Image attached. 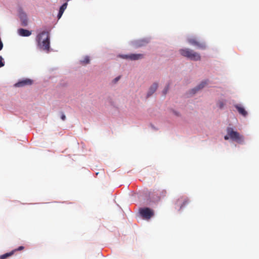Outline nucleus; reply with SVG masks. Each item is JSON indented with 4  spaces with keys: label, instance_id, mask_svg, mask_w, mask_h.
Returning <instances> with one entry per match:
<instances>
[{
    "label": "nucleus",
    "instance_id": "nucleus-1",
    "mask_svg": "<svg viewBox=\"0 0 259 259\" xmlns=\"http://www.w3.org/2000/svg\"><path fill=\"white\" fill-rule=\"evenodd\" d=\"M38 47L48 52L50 49V37L48 32L44 31L39 33L36 37Z\"/></svg>",
    "mask_w": 259,
    "mask_h": 259
},
{
    "label": "nucleus",
    "instance_id": "nucleus-16",
    "mask_svg": "<svg viewBox=\"0 0 259 259\" xmlns=\"http://www.w3.org/2000/svg\"><path fill=\"white\" fill-rule=\"evenodd\" d=\"M195 46H196L198 49H204L206 48L205 44L203 42H199L195 40Z\"/></svg>",
    "mask_w": 259,
    "mask_h": 259
},
{
    "label": "nucleus",
    "instance_id": "nucleus-20",
    "mask_svg": "<svg viewBox=\"0 0 259 259\" xmlns=\"http://www.w3.org/2000/svg\"><path fill=\"white\" fill-rule=\"evenodd\" d=\"M3 58L0 56V67L4 66V63L3 62Z\"/></svg>",
    "mask_w": 259,
    "mask_h": 259
},
{
    "label": "nucleus",
    "instance_id": "nucleus-14",
    "mask_svg": "<svg viewBox=\"0 0 259 259\" xmlns=\"http://www.w3.org/2000/svg\"><path fill=\"white\" fill-rule=\"evenodd\" d=\"M207 84H208L207 80H203L201 81L196 87H195V92L196 91L201 90L204 87H205Z\"/></svg>",
    "mask_w": 259,
    "mask_h": 259
},
{
    "label": "nucleus",
    "instance_id": "nucleus-27",
    "mask_svg": "<svg viewBox=\"0 0 259 259\" xmlns=\"http://www.w3.org/2000/svg\"><path fill=\"white\" fill-rule=\"evenodd\" d=\"M66 1L67 2H68V1H69L70 0H66Z\"/></svg>",
    "mask_w": 259,
    "mask_h": 259
},
{
    "label": "nucleus",
    "instance_id": "nucleus-7",
    "mask_svg": "<svg viewBox=\"0 0 259 259\" xmlns=\"http://www.w3.org/2000/svg\"><path fill=\"white\" fill-rule=\"evenodd\" d=\"M33 83V80L30 79H28V78H26V79H23L22 80H20L19 81H18L17 83H16L15 84V86L16 87H24L25 85H31Z\"/></svg>",
    "mask_w": 259,
    "mask_h": 259
},
{
    "label": "nucleus",
    "instance_id": "nucleus-22",
    "mask_svg": "<svg viewBox=\"0 0 259 259\" xmlns=\"http://www.w3.org/2000/svg\"><path fill=\"white\" fill-rule=\"evenodd\" d=\"M200 56L199 54H196L195 53V61L200 60Z\"/></svg>",
    "mask_w": 259,
    "mask_h": 259
},
{
    "label": "nucleus",
    "instance_id": "nucleus-5",
    "mask_svg": "<svg viewBox=\"0 0 259 259\" xmlns=\"http://www.w3.org/2000/svg\"><path fill=\"white\" fill-rule=\"evenodd\" d=\"M144 55L142 54H131L130 55H122L119 57L122 59H129L132 61L138 60L144 58Z\"/></svg>",
    "mask_w": 259,
    "mask_h": 259
},
{
    "label": "nucleus",
    "instance_id": "nucleus-23",
    "mask_svg": "<svg viewBox=\"0 0 259 259\" xmlns=\"http://www.w3.org/2000/svg\"><path fill=\"white\" fill-rule=\"evenodd\" d=\"M120 78V76H119L116 77L115 78H114L113 80L114 83H116L119 80Z\"/></svg>",
    "mask_w": 259,
    "mask_h": 259
},
{
    "label": "nucleus",
    "instance_id": "nucleus-26",
    "mask_svg": "<svg viewBox=\"0 0 259 259\" xmlns=\"http://www.w3.org/2000/svg\"><path fill=\"white\" fill-rule=\"evenodd\" d=\"M190 42L192 44H193L194 42V41L193 40H190Z\"/></svg>",
    "mask_w": 259,
    "mask_h": 259
},
{
    "label": "nucleus",
    "instance_id": "nucleus-18",
    "mask_svg": "<svg viewBox=\"0 0 259 259\" xmlns=\"http://www.w3.org/2000/svg\"><path fill=\"white\" fill-rule=\"evenodd\" d=\"M225 103H226V101H223V100H220L217 103V106L220 108V109H222L224 108L225 105Z\"/></svg>",
    "mask_w": 259,
    "mask_h": 259
},
{
    "label": "nucleus",
    "instance_id": "nucleus-3",
    "mask_svg": "<svg viewBox=\"0 0 259 259\" xmlns=\"http://www.w3.org/2000/svg\"><path fill=\"white\" fill-rule=\"evenodd\" d=\"M167 191L165 189H153L150 192L149 196L151 200L155 202L160 201L161 200L166 197Z\"/></svg>",
    "mask_w": 259,
    "mask_h": 259
},
{
    "label": "nucleus",
    "instance_id": "nucleus-13",
    "mask_svg": "<svg viewBox=\"0 0 259 259\" xmlns=\"http://www.w3.org/2000/svg\"><path fill=\"white\" fill-rule=\"evenodd\" d=\"M67 3L66 2V3H64L60 8V10H59V13H58V16H57L58 19H60L62 17V15H63L65 10L67 8Z\"/></svg>",
    "mask_w": 259,
    "mask_h": 259
},
{
    "label": "nucleus",
    "instance_id": "nucleus-19",
    "mask_svg": "<svg viewBox=\"0 0 259 259\" xmlns=\"http://www.w3.org/2000/svg\"><path fill=\"white\" fill-rule=\"evenodd\" d=\"M90 62V57L89 56H85L82 60L81 61V63L82 64H89Z\"/></svg>",
    "mask_w": 259,
    "mask_h": 259
},
{
    "label": "nucleus",
    "instance_id": "nucleus-9",
    "mask_svg": "<svg viewBox=\"0 0 259 259\" xmlns=\"http://www.w3.org/2000/svg\"><path fill=\"white\" fill-rule=\"evenodd\" d=\"M19 15L22 22V25L24 26H26L27 25V18L26 14L22 11H20Z\"/></svg>",
    "mask_w": 259,
    "mask_h": 259
},
{
    "label": "nucleus",
    "instance_id": "nucleus-4",
    "mask_svg": "<svg viewBox=\"0 0 259 259\" xmlns=\"http://www.w3.org/2000/svg\"><path fill=\"white\" fill-rule=\"evenodd\" d=\"M139 212L142 218L146 220H149L154 215L153 210L148 207L141 208Z\"/></svg>",
    "mask_w": 259,
    "mask_h": 259
},
{
    "label": "nucleus",
    "instance_id": "nucleus-10",
    "mask_svg": "<svg viewBox=\"0 0 259 259\" xmlns=\"http://www.w3.org/2000/svg\"><path fill=\"white\" fill-rule=\"evenodd\" d=\"M235 107L236 108L240 114L242 115L244 117H246L247 115V112L245 110L243 107L241 106V105H235Z\"/></svg>",
    "mask_w": 259,
    "mask_h": 259
},
{
    "label": "nucleus",
    "instance_id": "nucleus-15",
    "mask_svg": "<svg viewBox=\"0 0 259 259\" xmlns=\"http://www.w3.org/2000/svg\"><path fill=\"white\" fill-rule=\"evenodd\" d=\"M148 43V41L146 39L139 40L136 42V46L137 47H141L145 46Z\"/></svg>",
    "mask_w": 259,
    "mask_h": 259
},
{
    "label": "nucleus",
    "instance_id": "nucleus-6",
    "mask_svg": "<svg viewBox=\"0 0 259 259\" xmlns=\"http://www.w3.org/2000/svg\"><path fill=\"white\" fill-rule=\"evenodd\" d=\"M180 53L182 56L190 59H193L194 58V54L192 50L189 49H181L180 50Z\"/></svg>",
    "mask_w": 259,
    "mask_h": 259
},
{
    "label": "nucleus",
    "instance_id": "nucleus-25",
    "mask_svg": "<svg viewBox=\"0 0 259 259\" xmlns=\"http://www.w3.org/2000/svg\"><path fill=\"white\" fill-rule=\"evenodd\" d=\"M168 90V87H167L165 88V89L163 90V93L164 95H165Z\"/></svg>",
    "mask_w": 259,
    "mask_h": 259
},
{
    "label": "nucleus",
    "instance_id": "nucleus-11",
    "mask_svg": "<svg viewBox=\"0 0 259 259\" xmlns=\"http://www.w3.org/2000/svg\"><path fill=\"white\" fill-rule=\"evenodd\" d=\"M18 33L19 35L23 36H29L31 34V31L23 28L19 29L18 30Z\"/></svg>",
    "mask_w": 259,
    "mask_h": 259
},
{
    "label": "nucleus",
    "instance_id": "nucleus-8",
    "mask_svg": "<svg viewBox=\"0 0 259 259\" xmlns=\"http://www.w3.org/2000/svg\"><path fill=\"white\" fill-rule=\"evenodd\" d=\"M188 203V200L185 197H180L178 198L176 201V205L180 207V209H182Z\"/></svg>",
    "mask_w": 259,
    "mask_h": 259
},
{
    "label": "nucleus",
    "instance_id": "nucleus-17",
    "mask_svg": "<svg viewBox=\"0 0 259 259\" xmlns=\"http://www.w3.org/2000/svg\"><path fill=\"white\" fill-rule=\"evenodd\" d=\"M15 252V250H12L10 252L6 253L4 254L0 255V259H5L9 256H12L13 254H14Z\"/></svg>",
    "mask_w": 259,
    "mask_h": 259
},
{
    "label": "nucleus",
    "instance_id": "nucleus-2",
    "mask_svg": "<svg viewBox=\"0 0 259 259\" xmlns=\"http://www.w3.org/2000/svg\"><path fill=\"white\" fill-rule=\"evenodd\" d=\"M227 135L224 137L225 140H228L229 139H231L239 144L243 143V136L240 135L239 133L234 131L232 128L228 127L227 128Z\"/></svg>",
    "mask_w": 259,
    "mask_h": 259
},
{
    "label": "nucleus",
    "instance_id": "nucleus-24",
    "mask_svg": "<svg viewBox=\"0 0 259 259\" xmlns=\"http://www.w3.org/2000/svg\"><path fill=\"white\" fill-rule=\"evenodd\" d=\"M61 118L62 120H65L66 119V116L64 114L62 113L61 116Z\"/></svg>",
    "mask_w": 259,
    "mask_h": 259
},
{
    "label": "nucleus",
    "instance_id": "nucleus-21",
    "mask_svg": "<svg viewBox=\"0 0 259 259\" xmlns=\"http://www.w3.org/2000/svg\"><path fill=\"white\" fill-rule=\"evenodd\" d=\"M24 248V247L23 246H19L18 248L14 249V250H15V252H16V251H20V250H23V249Z\"/></svg>",
    "mask_w": 259,
    "mask_h": 259
},
{
    "label": "nucleus",
    "instance_id": "nucleus-12",
    "mask_svg": "<svg viewBox=\"0 0 259 259\" xmlns=\"http://www.w3.org/2000/svg\"><path fill=\"white\" fill-rule=\"evenodd\" d=\"M158 87V84L156 83H153L149 88V90L147 93V96H151L157 90Z\"/></svg>",
    "mask_w": 259,
    "mask_h": 259
}]
</instances>
